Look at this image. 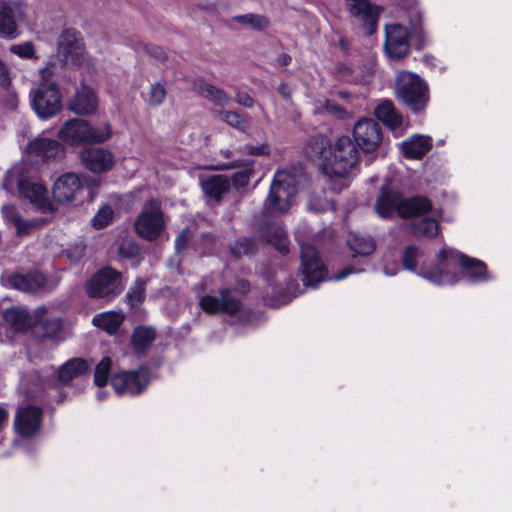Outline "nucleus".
I'll use <instances>...</instances> for the list:
<instances>
[{
    "instance_id": "nucleus-1",
    "label": "nucleus",
    "mask_w": 512,
    "mask_h": 512,
    "mask_svg": "<svg viewBox=\"0 0 512 512\" xmlns=\"http://www.w3.org/2000/svg\"><path fill=\"white\" fill-rule=\"evenodd\" d=\"M311 158L321 160L320 169L330 179L346 177L358 161V149L349 136H340L333 145L327 137L317 135L306 145Z\"/></svg>"
},
{
    "instance_id": "nucleus-2",
    "label": "nucleus",
    "mask_w": 512,
    "mask_h": 512,
    "mask_svg": "<svg viewBox=\"0 0 512 512\" xmlns=\"http://www.w3.org/2000/svg\"><path fill=\"white\" fill-rule=\"evenodd\" d=\"M415 17L416 23H411L410 29L398 22L385 25L383 49L389 59L403 60L409 56L412 48L421 51L427 45L420 13H417Z\"/></svg>"
},
{
    "instance_id": "nucleus-3",
    "label": "nucleus",
    "mask_w": 512,
    "mask_h": 512,
    "mask_svg": "<svg viewBox=\"0 0 512 512\" xmlns=\"http://www.w3.org/2000/svg\"><path fill=\"white\" fill-rule=\"evenodd\" d=\"M393 94L397 103L414 116L425 114L431 101L428 82L419 74L409 70L397 72Z\"/></svg>"
},
{
    "instance_id": "nucleus-4",
    "label": "nucleus",
    "mask_w": 512,
    "mask_h": 512,
    "mask_svg": "<svg viewBox=\"0 0 512 512\" xmlns=\"http://www.w3.org/2000/svg\"><path fill=\"white\" fill-rule=\"evenodd\" d=\"M464 253L443 247L436 254L437 263L421 267L418 275L436 285H455L462 280L460 273Z\"/></svg>"
},
{
    "instance_id": "nucleus-5",
    "label": "nucleus",
    "mask_w": 512,
    "mask_h": 512,
    "mask_svg": "<svg viewBox=\"0 0 512 512\" xmlns=\"http://www.w3.org/2000/svg\"><path fill=\"white\" fill-rule=\"evenodd\" d=\"M124 289L123 274L121 271L106 265L96 270L85 282L84 290L91 299L112 301Z\"/></svg>"
},
{
    "instance_id": "nucleus-6",
    "label": "nucleus",
    "mask_w": 512,
    "mask_h": 512,
    "mask_svg": "<svg viewBox=\"0 0 512 512\" xmlns=\"http://www.w3.org/2000/svg\"><path fill=\"white\" fill-rule=\"evenodd\" d=\"M32 107L42 119H49L62 109V94L57 83L49 80L48 70L42 71L41 81L32 93Z\"/></svg>"
},
{
    "instance_id": "nucleus-7",
    "label": "nucleus",
    "mask_w": 512,
    "mask_h": 512,
    "mask_svg": "<svg viewBox=\"0 0 512 512\" xmlns=\"http://www.w3.org/2000/svg\"><path fill=\"white\" fill-rule=\"evenodd\" d=\"M300 274L306 287L317 288L318 285L328 279V268L322 261L320 252L309 243L300 245Z\"/></svg>"
},
{
    "instance_id": "nucleus-8",
    "label": "nucleus",
    "mask_w": 512,
    "mask_h": 512,
    "mask_svg": "<svg viewBox=\"0 0 512 512\" xmlns=\"http://www.w3.org/2000/svg\"><path fill=\"white\" fill-rule=\"evenodd\" d=\"M151 381V369L141 365L135 370H123L111 376L110 383L116 394L132 397L144 393Z\"/></svg>"
},
{
    "instance_id": "nucleus-9",
    "label": "nucleus",
    "mask_w": 512,
    "mask_h": 512,
    "mask_svg": "<svg viewBox=\"0 0 512 512\" xmlns=\"http://www.w3.org/2000/svg\"><path fill=\"white\" fill-rule=\"evenodd\" d=\"M166 228L164 214L161 209L160 203L152 200L149 206L144 209L137 216L134 223V230L136 234L146 240H157Z\"/></svg>"
},
{
    "instance_id": "nucleus-10",
    "label": "nucleus",
    "mask_w": 512,
    "mask_h": 512,
    "mask_svg": "<svg viewBox=\"0 0 512 512\" xmlns=\"http://www.w3.org/2000/svg\"><path fill=\"white\" fill-rule=\"evenodd\" d=\"M219 297L203 295L199 299V306L207 315L227 314L235 316L242 311V301L231 294L227 287L220 288Z\"/></svg>"
},
{
    "instance_id": "nucleus-11",
    "label": "nucleus",
    "mask_w": 512,
    "mask_h": 512,
    "mask_svg": "<svg viewBox=\"0 0 512 512\" xmlns=\"http://www.w3.org/2000/svg\"><path fill=\"white\" fill-rule=\"evenodd\" d=\"M347 10L355 18L366 36L376 33L382 8L370 0H347Z\"/></svg>"
},
{
    "instance_id": "nucleus-12",
    "label": "nucleus",
    "mask_w": 512,
    "mask_h": 512,
    "mask_svg": "<svg viewBox=\"0 0 512 512\" xmlns=\"http://www.w3.org/2000/svg\"><path fill=\"white\" fill-rule=\"evenodd\" d=\"M353 137L360 149L366 153L373 152L382 141V129L375 120L363 118L355 123Z\"/></svg>"
},
{
    "instance_id": "nucleus-13",
    "label": "nucleus",
    "mask_w": 512,
    "mask_h": 512,
    "mask_svg": "<svg viewBox=\"0 0 512 512\" xmlns=\"http://www.w3.org/2000/svg\"><path fill=\"white\" fill-rule=\"evenodd\" d=\"M83 50L81 33L75 28L64 29L58 39V52L65 63L80 65L83 61Z\"/></svg>"
},
{
    "instance_id": "nucleus-14",
    "label": "nucleus",
    "mask_w": 512,
    "mask_h": 512,
    "mask_svg": "<svg viewBox=\"0 0 512 512\" xmlns=\"http://www.w3.org/2000/svg\"><path fill=\"white\" fill-rule=\"evenodd\" d=\"M82 165L95 174L106 173L115 165L114 154L101 147H85L79 153Z\"/></svg>"
},
{
    "instance_id": "nucleus-15",
    "label": "nucleus",
    "mask_w": 512,
    "mask_h": 512,
    "mask_svg": "<svg viewBox=\"0 0 512 512\" xmlns=\"http://www.w3.org/2000/svg\"><path fill=\"white\" fill-rule=\"evenodd\" d=\"M43 410L36 405H26L17 410L14 426L16 432L23 438H31L41 428Z\"/></svg>"
},
{
    "instance_id": "nucleus-16",
    "label": "nucleus",
    "mask_w": 512,
    "mask_h": 512,
    "mask_svg": "<svg viewBox=\"0 0 512 512\" xmlns=\"http://www.w3.org/2000/svg\"><path fill=\"white\" fill-rule=\"evenodd\" d=\"M82 190L81 178L74 172H66L54 182L52 196L55 202L66 204L72 202Z\"/></svg>"
},
{
    "instance_id": "nucleus-17",
    "label": "nucleus",
    "mask_w": 512,
    "mask_h": 512,
    "mask_svg": "<svg viewBox=\"0 0 512 512\" xmlns=\"http://www.w3.org/2000/svg\"><path fill=\"white\" fill-rule=\"evenodd\" d=\"M403 194L388 185H383L375 201L374 210L382 219H392L395 214L399 216Z\"/></svg>"
},
{
    "instance_id": "nucleus-18",
    "label": "nucleus",
    "mask_w": 512,
    "mask_h": 512,
    "mask_svg": "<svg viewBox=\"0 0 512 512\" xmlns=\"http://www.w3.org/2000/svg\"><path fill=\"white\" fill-rule=\"evenodd\" d=\"M98 107L95 91L88 85L82 84L68 103L69 111L77 115L93 114Z\"/></svg>"
},
{
    "instance_id": "nucleus-19",
    "label": "nucleus",
    "mask_w": 512,
    "mask_h": 512,
    "mask_svg": "<svg viewBox=\"0 0 512 512\" xmlns=\"http://www.w3.org/2000/svg\"><path fill=\"white\" fill-rule=\"evenodd\" d=\"M462 279L470 284L484 283L492 279L487 264L477 258L470 257L464 253L460 269Z\"/></svg>"
},
{
    "instance_id": "nucleus-20",
    "label": "nucleus",
    "mask_w": 512,
    "mask_h": 512,
    "mask_svg": "<svg viewBox=\"0 0 512 512\" xmlns=\"http://www.w3.org/2000/svg\"><path fill=\"white\" fill-rule=\"evenodd\" d=\"M29 155L43 161L55 159L64 154L63 146L55 139L35 138L27 144Z\"/></svg>"
},
{
    "instance_id": "nucleus-21",
    "label": "nucleus",
    "mask_w": 512,
    "mask_h": 512,
    "mask_svg": "<svg viewBox=\"0 0 512 512\" xmlns=\"http://www.w3.org/2000/svg\"><path fill=\"white\" fill-rule=\"evenodd\" d=\"M433 210V203L425 195H413L402 199L399 217L402 219L419 218Z\"/></svg>"
},
{
    "instance_id": "nucleus-22",
    "label": "nucleus",
    "mask_w": 512,
    "mask_h": 512,
    "mask_svg": "<svg viewBox=\"0 0 512 512\" xmlns=\"http://www.w3.org/2000/svg\"><path fill=\"white\" fill-rule=\"evenodd\" d=\"M87 120L74 118L67 120L58 132V138L70 146L85 145Z\"/></svg>"
},
{
    "instance_id": "nucleus-23",
    "label": "nucleus",
    "mask_w": 512,
    "mask_h": 512,
    "mask_svg": "<svg viewBox=\"0 0 512 512\" xmlns=\"http://www.w3.org/2000/svg\"><path fill=\"white\" fill-rule=\"evenodd\" d=\"M7 283L15 290L34 292L45 285L46 277L38 271H30L25 274L14 272L8 276Z\"/></svg>"
},
{
    "instance_id": "nucleus-24",
    "label": "nucleus",
    "mask_w": 512,
    "mask_h": 512,
    "mask_svg": "<svg viewBox=\"0 0 512 512\" xmlns=\"http://www.w3.org/2000/svg\"><path fill=\"white\" fill-rule=\"evenodd\" d=\"M90 369L89 362L81 357H74L64 362L56 372V379L62 385L86 374Z\"/></svg>"
},
{
    "instance_id": "nucleus-25",
    "label": "nucleus",
    "mask_w": 512,
    "mask_h": 512,
    "mask_svg": "<svg viewBox=\"0 0 512 512\" xmlns=\"http://www.w3.org/2000/svg\"><path fill=\"white\" fill-rule=\"evenodd\" d=\"M432 146L430 136L416 134L402 142L401 150L404 158L421 160L432 149Z\"/></svg>"
},
{
    "instance_id": "nucleus-26",
    "label": "nucleus",
    "mask_w": 512,
    "mask_h": 512,
    "mask_svg": "<svg viewBox=\"0 0 512 512\" xmlns=\"http://www.w3.org/2000/svg\"><path fill=\"white\" fill-rule=\"evenodd\" d=\"M18 192L21 197L37 207H44L47 201V189L43 184L33 182L28 178H21L17 183Z\"/></svg>"
},
{
    "instance_id": "nucleus-27",
    "label": "nucleus",
    "mask_w": 512,
    "mask_h": 512,
    "mask_svg": "<svg viewBox=\"0 0 512 512\" xmlns=\"http://www.w3.org/2000/svg\"><path fill=\"white\" fill-rule=\"evenodd\" d=\"M235 168H242L240 171L235 172L231 176V183L236 189L245 188L254 173L253 160H234L229 163H224L217 167L219 170H230Z\"/></svg>"
},
{
    "instance_id": "nucleus-28",
    "label": "nucleus",
    "mask_w": 512,
    "mask_h": 512,
    "mask_svg": "<svg viewBox=\"0 0 512 512\" xmlns=\"http://www.w3.org/2000/svg\"><path fill=\"white\" fill-rule=\"evenodd\" d=\"M374 113L378 120L392 130L402 126V115L397 111L393 101L390 99L382 100L376 106Z\"/></svg>"
},
{
    "instance_id": "nucleus-29",
    "label": "nucleus",
    "mask_w": 512,
    "mask_h": 512,
    "mask_svg": "<svg viewBox=\"0 0 512 512\" xmlns=\"http://www.w3.org/2000/svg\"><path fill=\"white\" fill-rule=\"evenodd\" d=\"M202 189L207 197L220 202L230 190V181L225 175H211L202 182Z\"/></svg>"
},
{
    "instance_id": "nucleus-30",
    "label": "nucleus",
    "mask_w": 512,
    "mask_h": 512,
    "mask_svg": "<svg viewBox=\"0 0 512 512\" xmlns=\"http://www.w3.org/2000/svg\"><path fill=\"white\" fill-rule=\"evenodd\" d=\"M19 9L16 3H3L0 8V34L9 39L17 37V23L15 15Z\"/></svg>"
},
{
    "instance_id": "nucleus-31",
    "label": "nucleus",
    "mask_w": 512,
    "mask_h": 512,
    "mask_svg": "<svg viewBox=\"0 0 512 512\" xmlns=\"http://www.w3.org/2000/svg\"><path fill=\"white\" fill-rule=\"evenodd\" d=\"M347 245L354 253V256L363 257L372 255L377 247L376 241L372 236L353 232L348 234Z\"/></svg>"
},
{
    "instance_id": "nucleus-32",
    "label": "nucleus",
    "mask_w": 512,
    "mask_h": 512,
    "mask_svg": "<svg viewBox=\"0 0 512 512\" xmlns=\"http://www.w3.org/2000/svg\"><path fill=\"white\" fill-rule=\"evenodd\" d=\"M63 329V321L59 317L43 318L33 326V333L42 339L56 340Z\"/></svg>"
},
{
    "instance_id": "nucleus-33",
    "label": "nucleus",
    "mask_w": 512,
    "mask_h": 512,
    "mask_svg": "<svg viewBox=\"0 0 512 512\" xmlns=\"http://www.w3.org/2000/svg\"><path fill=\"white\" fill-rule=\"evenodd\" d=\"M156 339V330L149 326L136 327L131 335V344L135 353H144Z\"/></svg>"
},
{
    "instance_id": "nucleus-34",
    "label": "nucleus",
    "mask_w": 512,
    "mask_h": 512,
    "mask_svg": "<svg viewBox=\"0 0 512 512\" xmlns=\"http://www.w3.org/2000/svg\"><path fill=\"white\" fill-rule=\"evenodd\" d=\"M124 319L125 316L123 313L109 311L95 316L92 322L96 327L112 335L119 330Z\"/></svg>"
},
{
    "instance_id": "nucleus-35",
    "label": "nucleus",
    "mask_w": 512,
    "mask_h": 512,
    "mask_svg": "<svg viewBox=\"0 0 512 512\" xmlns=\"http://www.w3.org/2000/svg\"><path fill=\"white\" fill-rule=\"evenodd\" d=\"M198 93L213 102L217 106L224 107L229 104V97L223 89H220L205 81H199L196 84Z\"/></svg>"
},
{
    "instance_id": "nucleus-36",
    "label": "nucleus",
    "mask_w": 512,
    "mask_h": 512,
    "mask_svg": "<svg viewBox=\"0 0 512 512\" xmlns=\"http://www.w3.org/2000/svg\"><path fill=\"white\" fill-rule=\"evenodd\" d=\"M147 279L138 277L125 295L124 301L130 309L138 308L146 299Z\"/></svg>"
},
{
    "instance_id": "nucleus-37",
    "label": "nucleus",
    "mask_w": 512,
    "mask_h": 512,
    "mask_svg": "<svg viewBox=\"0 0 512 512\" xmlns=\"http://www.w3.org/2000/svg\"><path fill=\"white\" fill-rule=\"evenodd\" d=\"M113 135L112 126L109 122L101 126H93L87 121L85 144H102L110 140Z\"/></svg>"
},
{
    "instance_id": "nucleus-38",
    "label": "nucleus",
    "mask_w": 512,
    "mask_h": 512,
    "mask_svg": "<svg viewBox=\"0 0 512 512\" xmlns=\"http://www.w3.org/2000/svg\"><path fill=\"white\" fill-rule=\"evenodd\" d=\"M411 229L415 236H423L429 239L436 238L441 230L439 222L432 217H424L421 220L411 224Z\"/></svg>"
},
{
    "instance_id": "nucleus-39",
    "label": "nucleus",
    "mask_w": 512,
    "mask_h": 512,
    "mask_svg": "<svg viewBox=\"0 0 512 512\" xmlns=\"http://www.w3.org/2000/svg\"><path fill=\"white\" fill-rule=\"evenodd\" d=\"M286 192L283 187V183L277 179V174L274 176L267 199L265 201V207L268 210L272 211H284L285 207L281 204V194L280 192Z\"/></svg>"
},
{
    "instance_id": "nucleus-40",
    "label": "nucleus",
    "mask_w": 512,
    "mask_h": 512,
    "mask_svg": "<svg viewBox=\"0 0 512 512\" xmlns=\"http://www.w3.org/2000/svg\"><path fill=\"white\" fill-rule=\"evenodd\" d=\"M257 251L256 240L250 237L239 238L234 241L230 247L229 252L234 258H241L242 256H252Z\"/></svg>"
},
{
    "instance_id": "nucleus-41",
    "label": "nucleus",
    "mask_w": 512,
    "mask_h": 512,
    "mask_svg": "<svg viewBox=\"0 0 512 512\" xmlns=\"http://www.w3.org/2000/svg\"><path fill=\"white\" fill-rule=\"evenodd\" d=\"M233 21L239 24L249 25L256 31H265L270 27V20L267 16L254 13L234 16Z\"/></svg>"
},
{
    "instance_id": "nucleus-42",
    "label": "nucleus",
    "mask_w": 512,
    "mask_h": 512,
    "mask_svg": "<svg viewBox=\"0 0 512 512\" xmlns=\"http://www.w3.org/2000/svg\"><path fill=\"white\" fill-rule=\"evenodd\" d=\"M113 362L109 356H104L94 370V384L103 388L108 384Z\"/></svg>"
},
{
    "instance_id": "nucleus-43",
    "label": "nucleus",
    "mask_w": 512,
    "mask_h": 512,
    "mask_svg": "<svg viewBox=\"0 0 512 512\" xmlns=\"http://www.w3.org/2000/svg\"><path fill=\"white\" fill-rule=\"evenodd\" d=\"M418 254L419 248L414 244H410L404 248L401 256V262L404 269L410 272H416L418 266Z\"/></svg>"
},
{
    "instance_id": "nucleus-44",
    "label": "nucleus",
    "mask_w": 512,
    "mask_h": 512,
    "mask_svg": "<svg viewBox=\"0 0 512 512\" xmlns=\"http://www.w3.org/2000/svg\"><path fill=\"white\" fill-rule=\"evenodd\" d=\"M4 319L13 326L29 325V313L21 308L12 307L4 312Z\"/></svg>"
},
{
    "instance_id": "nucleus-45",
    "label": "nucleus",
    "mask_w": 512,
    "mask_h": 512,
    "mask_svg": "<svg viewBox=\"0 0 512 512\" xmlns=\"http://www.w3.org/2000/svg\"><path fill=\"white\" fill-rule=\"evenodd\" d=\"M268 242L282 255L289 253L290 241L288 235L283 230H274L269 235Z\"/></svg>"
},
{
    "instance_id": "nucleus-46",
    "label": "nucleus",
    "mask_w": 512,
    "mask_h": 512,
    "mask_svg": "<svg viewBox=\"0 0 512 512\" xmlns=\"http://www.w3.org/2000/svg\"><path fill=\"white\" fill-rule=\"evenodd\" d=\"M113 209L110 205H103L92 218L91 224L95 229H103L113 221Z\"/></svg>"
},
{
    "instance_id": "nucleus-47",
    "label": "nucleus",
    "mask_w": 512,
    "mask_h": 512,
    "mask_svg": "<svg viewBox=\"0 0 512 512\" xmlns=\"http://www.w3.org/2000/svg\"><path fill=\"white\" fill-rule=\"evenodd\" d=\"M166 95L167 92L164 85L157 82L151 85L146 102L153 107L160 106L164 102Z\"/></svg>"
},
{
    "instance_id": "nucleus-48",
    "label": "nucleus",
    "mask_w": 512,
    "mask_h": 512,
    "mask_svg": "<svg viewBox=\"0 0 512 512\" xmlns=\"http://www.w3.org/2000/svg\"><path fill=\"white\" fill-rule=\"evenodd\" d=\"M141 248L139 244L134 240L124 241L118 247V254L121 258L132 260L139 257Z\"/></svg>"
},
{
    "instance_id": "nucleus-49",
    "label": "nucleus",
    "mask_w": 512,
    "mask_h": 512,
    "mask_svg": "<svg viewBox=\"0 0 512 512\" xmlns=\"http://www.w3.org/2000/svg\"><path fill=\"white\" fill-rule=\"evenodd\" d=\"M223 120L231 127L240 131H245L249 123L242 115L235 111H225L223 113Z\"/></svg>"
},
{
    "instance_id": "nucleus-50",
    "label": "nucleus",
    "mask_w": 512,
    "mask_h": 512,
    "mask_svg": "<svg viewBox=\"0 0 512 512\" xmlns=\"http://www.w3.org/2000/svg\"><path fill=\"white\" fill-rule=\"evenodd\" d=\"M334 203L326 197L312 195L309 199L308 207L315 213H324L333 207Z\"/></svg>"
},
{
    "instance_id": "nucleus-51",
    "label": "nucleus",
    "mask_w": 512,
    "mask_h": 512,
    "mask_svg": "<svg viewBox=\"0 0 512 512\" xmlns=\"http://www.w3.org/2000/svg\"><path fill=\"white\" fill-rule=\"evenodd\" d=\"M10 51L22 59H32L35 56L34 45L30 41L14 44L11 46Z\"/></svg>"
},
{
    "instance_id": "nucleus-52",
    "label": "nucleus",
    "mask_w": 512,
    "mask_h": 512,
    "mask_svg": "<svg viewBox=\"0 0 512 512\" xmlns=\"http://www.w3.org/2000/svg\"><path fill=\"white\" fill-rule=\"evenodd\" d=\"M240 151L252 156H269L270 146L267 143L261 145L245 144Z\"/></svg>"
},
{
    "instance_id": "nucleus-53",
    "label": "nucleus",
    "mask_w": 512,
    "mask_h": 512,
    "mask_svg": "<svg viewBox=\"0 0 512 512\" xmlns=\"http://www.w3.org/2000/svg\"><path fill=\"white\" fill-rule=\"evenodd\" d=\"M12 222L16 228V232L18 236L28 235L31 229L34 227V224L28 220L23 219L19 214H14L12 217Z\"/></svg>"
},
{
    "instance_id": "nucleus-54",
    "label": "nucleus",
    "mask_w": 512,
    "mask_h": 512,
    "mask_svg": "<svg viewBox=\"0 0 512 512\" xmlns=\"http://www.w3.org/2000/svg\"><path fill=\"white\" fill-rule=\"evenodd\" d=\"M189 241H190V230L188 227H186V228H183L175 238V242H174L175 253L176 254L183 253L186 250Z\"/></svg>"
},
{
    "instance_id": "nucleus-55",
    "label": "nucleus",
    "mask_w": 512,
    "mask_h": 512,
    "mask_svg": "<svg viewBox=\"0 0 512 512\" xmlns=\"http://www.w3.org/2000/svg\"><path fill=\"white\" fill-rule=\"evenodd\" d=\"M11 85L10 71L7 65L0 59V86L3 89H9Z\"/></svg>"
},
{
    "instance_id": "nucleus-56",
    "label": "nucleus",
    "mask_w": 512,
    "mask_h": 512,
    "mask_svg": "<svg viewBox=\"0 0 512 512\" xmlns=\"http://www.w3.org/2000/svg\"><path fill=\"white\" fill-rule=\"evenodd\" d=\"M324 108L329 113L335 114L338 117H343L346 114V110L342 105H340L334 101H331L329 99H326V101L324 103Z\"/></svg>"
},
{
    "instance_id": "nucleus-57",
    "label": "nucleus",
    "mask_w": 512,
    "mask_h": 512,
    "mask_svg": "<svg viewBox=\"0 0 512 512\" xmlns=\"http://www.w3.org/2000/svg\"><path fill=\"white\" fill-rule=\"evenodd\" d=\"M146 51L147 53L154 57L155 59H158L160 61H163L166 59V52L164 51V49L160 46H157V45H148L146 47Z\"/></svg>"
},
{
    "instance_id": "nucleus-58",
    "label": "nucleus",
    "mask_w": 512,
    "mask_h": 512,
    "mask_svg": "<svg viewBox=\"0 0 512 512\" xmlns=\"http://www.w3.org/2000/svg\"><path fill=\"white\" fill-rule=\"evenodd\" d=\"M236 101L238 104L247 108H252L255 102L254 99L246 92L237 93Z\"/></svg>"
},
{
    "instance_id": "nucleus-59",
    "label": "nucleus",
    "mask_w": 512,
    "mask_h": 512,
    "mask_svg": "<svg viewBox=\"0 0 512 512\" xmlns=\"http://www.w3.org/2000/svg\"><path fill=\"white\" fill-rule=\"evenodd\" d=\"M357 272V270L352 267V266H349V267H345L343 269H341L340 271L337 272V274H335L333 276V279L336 280V281H340V280H343L345 279L346 277H348L349 275L353 274Z\"/></svg>"
},
{
    "instance_id": "nucleus-60",
    "label": "nucleus",
    "mask_w": 512,
    "mask_h": 512,
    "mask_svg": "<svg viewBox=\"0 0 512 512\" xmlns=\"http://www.w3.org/2000/svg\"><path fill=\"white\" fill-rule=\"evenodd\" d=\"M277 91L284 99L288 100L291 98V92L289 91L288 85L286 83H280Z\"/></svg>"
},
{
    "instance_id": "nucleus-61",
    "label": "nucleus",
    "mask_w": 512,
    "mask_h": 512,
    "mask_svg": "<svg viewBox=\"0 0 512 512\" xmlns=\"http://www.w3.org/2000/svg\"><path fill=\"white\" fill-rule=\"evenodd\" d=\"M336 70H337V72L339 74H341L343 76L350 75L353 72L352 68L349 65L345 64V63H339L336 66Z\"/></svg>"
},
{
    "instance_id": "nucleus-62",
    "label": "nucleus",
    "mask_w": 512,
    "mask_h": 512,
    "mask_svg": "<svg viewBox=\"0 0 512 512\" xmlns=\"http://www.w3.org/2000/svg\"><path fill=\"white\" fill-rule=\"evenodd\" d=\"M291 61H292V57L287 53H282L277 58L278 64L283 67L290 65Z\"/></svg>"
},
{
    "instance_id": "nucleus-63",
    "label": "nucleus",
    "mask_w": 512,
    "mask_h": 512,
    "mask_svg": "<svg viewBox=\"0 0 512 512\" xmlns=\"http://www.w3.org/2000/svg\"><path fill=\"white\" fill-rule=\"evenodd\" d=\"M338 44L339 47L345 52H347L350 49V42L345 37H341L339 39Z\"/></svg>"
},
{
    "instance_id": "nucleus-64",
    "label": "nucleus",
    "mask_w": 512,
    "mask_h": 512,
    "mask_svg": "<svg viewBox=\"0 0 512 512\" xmlns=\"http://www.w3.org/2000/svg\"><path fill=\"white\" fill-rule=\"evenodd\" d=\"M337 94L341 99H348L351 96L350 92L344 90L338 91Z\"/></svg>"
}]
</instances>
